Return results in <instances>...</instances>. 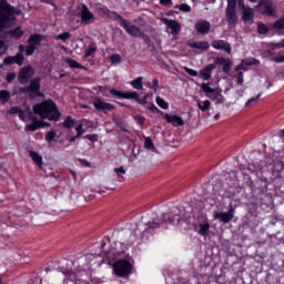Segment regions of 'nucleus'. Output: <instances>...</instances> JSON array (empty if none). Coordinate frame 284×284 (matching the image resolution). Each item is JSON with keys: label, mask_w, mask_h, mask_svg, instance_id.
Masks as SVG:
<instances>
[{"label": "nucleus", "mask_w": 284, "mask_h": 284, "mask_svg": "<svg viewBox=\"0 0 284 284\" xmlns=\"http://www.w3.org/2000/svg\"><path fill=\"white\" fill-rule=\"evenodd\" d=\"M14 14H21V10H16L8 3V0H0V32L10 28L17 21Z\"/></svg>", "instance_id": "2"}, {"label": "nucleus", "mask_w": 284, "mask_h": 284, "mask_svg": "<svg viewBox=\"0 0 284 284\" xmlns=\"http://www.w3.org/2000/svg\"><path fill=\"white\" fill-rule=\"evenodd\" d=\"M123 99H132L133 101H139V93L132 92H124Z\"/></svg>", "instance_id": "35"}, {"label": "nucleus", "mask_w": 284, "mask_h": 284, "mask_svg": "<svg viewBox=\"0 0 284 284\" xmlns=\"http://www.w3.org/2000/svg\"><path fill=\"white\" fill-rule=\"evenodd\" d=\"M28 119L32 121V123L26 126V132H37L39 128H43V121L38 120L32 111H28Z\"/></svg>", "instance_id": "12"}, {"label": "nucleus", "mask_w": 284, "mask_h": 284, "mask_svg": "<svg viewBox=\"0 0 284 284\" xmlns=\"http://www.w3.org/2000/svg\"><path fill=\"white\" fill-rule=\"evenodd\" d=\"M134 90H143V77H139L131 82Z\"/></svg>", "instance_id": "28"}, {"label": "nucleus", "mask_w": 284, "mask_h": 284, "mask_svg": "<svg viewBox=\"0 0 284 284\" xmlns=\"http://www.w3.org/2000/svg\"><path fill=\"white\" fill-rule=\"evenodd\" d=\"M227 58H216L215 59V67L216 65H224V63H226Z\"/></svg>", "instance_id": "54"}, {"label": "nucleus", "mask_w": 284, "mask_h": 284, "mask_svg": "<svg viewBox=\"0 0 284 284\" xmlns=\"http://www.w3.org/2000/svg\"><path fill=\"white\" fill-rule=\"evenodd\" d=\"M8 34L13 39H21V37H23V31L21 28H16L14 30L9 31Z\"/></svg>", "instance_id": "30"}, {"label": "nucleus", "mask_w": 284, "mask_h": 284, "mask_svg": "<svg viewBox=\"0 0 284 284\" xmlns=\"http://www.w3.org/2000/svg\"><path fill=\"white\" fill-rule=\"evenodd\" d=\"M115 174H125V169L123 166L114 169Z\"/></svg>", "instance_id": "63"}, {"label": "nucleus", "mask_w": 284, "mask_h": 284, "mask_svg": "<svg viewBox=\"0 0 284 284\" xmlns=\"http://www.w3.org/2000/svg\"><path fill=\"white\" fill-rule=\"evenodd\" d=\"M151 90H159V79H153Z\"/></svg>", "instance_id": "59"}, {"label": "nucleus", "mask_w": 284, "mask_h": 284, "mask_svg": "<svg viewBox=\"0 0 284 284\" xmlns=\"http://www.w3.org/2000/svg\"><path fill=\"white\" fill-rule=\"evenodd\" d=\"M163 223H173V225H179L181 223V215L175 214L172 215V213H164L162 214V222H152L149 223V227H152V230H156V227H161Z\"/></svg>", "instance_id": "8"}, {"label": "nucleus", "mask_w": 284, "mask_h": 284, "mask_svg": "<svg viewBox=\"0 0 284 284\" xmlns=\"http://www.w3.org/2000/svg\"><path fill=\"white\" fill-rule=\"evenodd\" d=\"M32 74H34L32 72V67H24L18 73V81L22 84H26L31 79Z\"/></svg>", "instance_id": "15"}, {"label": "nucleus", "mask_w": 284, "mask_h": 284, "mask_svg": "<svg viewBox=\"0 0 284 284\" xmlns=\"http://www.w3.org/2000/svg\"><path fill=\"white\" fill-rule=\"evenodd\" d=\"M144 148L145 150H151L152 152H154L155 148H154V142H152V138H145Z\"/></svg>", "instance_id": "33"}, {"label": "nucleus", "mask_w": 284, "mask_h": 284, "mask_svg": "<svg viewBox=\"0 0 284 284\" xmlns=\"http://www.w3.org/2000/svg\"><path fill=\"white\" fill-rule=\"evenodd\" d=\"M80 17L82 23H92V20L94 19V14L90 12V9H88V6L82 4L80 10Z\"/></svg>", "instance_id": "16"}, {"label": "nucleus", "mask_w": 284, "mask_h": 284, "mask_svg": "<svg viewBox=\"0 0 284 284\" xmlns=\"http://www.w3.org/2000/svg\"><path fill=\"white\" fill-rule=\"evenodd\" d=\"M213 219L220 221V223L227 224L232 219H234V207H230L229 212H214Z\"/></svg>", "instance_id": "10"}, {"label": "nucleus", "mask_w": 284, "mask_h": 284, "mask_svg": "<svg viewBox=\"0 0 284 284\" xmlns=\"http://www.w3.org/2000/svg\"><path fill=\"white\" fill-rule=\"evenodd\" d=\"M110 61L112 64L114 63H121V55L119 53H115L110 57Z\"/></svg>", "instance_id": "45"}, {"label": "nucleus", "mask_w": 284, "mask_h": 284, "mask_svg": "<svg viewBox=\"0 0 284 284\" xmlns=\"http://www.w3.org/2000/svg\"><path fill=\"white\" fill-rule=\"evenodd\" d=\"M212 70H216V64H207L204 69L200 71V77L204 81H210L212 79Z\"/></svg>", "instance_id": "20"}, {"label": "nucleus", "mask_w": 284, "mask_h": 284, "mask_svg": "<svg viewBox=\"0 0 284 284\" xmlns=\"http://www.w3.org/2000/svg\"><path fill=\"white\" fill-rule=\"evenodd\" d=\"M8 49L6 48V42L3 40H0V54H6Z\"/></svg>", "instance_id": "57"}, {"label": "nucleus", "mask_w": 284, "mask_h": 284, "mask_svg": "<svg viewBox=\"0 0 284 284\" xmlns=\"http://www.w3.org/2000/svg\"><path fill=\"white\" fill-rule=\"evenodd\" d=\"M75 132H77L75 139H81V136H83V134H85V129H83V124H79L75 128Z\"/></svg>", "instance_id": "39"}, {"label": "nucleus", "mask_w": 284, "mask_h": 284, "mask_svg": "<svg viewBox=\"0 0 284 284\" xmlns=\"http://www.w3.org/2000/svg\"><path fill=\"white\" fill-rule=\"evenodd\" d=\"M221 89H216L213 93L206 94L207 99H211L212 101H215V103H224L225 98L223 94H221Z\"/></svg>", "instance_id": "22"}, {"label": "nucleus", "mask_w": 284, "mask_h": 284, "mask_svg": "<svg viewBox=\"0 0 284 284\" xmlns=\"http://www.w3.org/2000/svg\"><path fill=\"white\" fill-rule=\"evenodd\" d=\"M13 79H17V74H14V73H9L8 75H7V81H8V83H12V80Z\"/></svg>", "instance_id": "61"}, {"label": "nucleus", "mask_w": 284, "mask_h": 284, "mask_svg": "<svg viewBox=\"0 0 284 284\" xmlns=\"http://www.w3.org/2000/svg\"><path fill=\"white\" fill-rule=\"evenodd\" d=\"M62 274H64V276L69 278V281H72V282L79 281V277H77V273L72 271L62 270Z\"/></svg>", "instance_id": "31"}, {"label": "nucleus", "mask_w": 284, "mask_h": 284, "mask_svg": "<svg viewBox=\"0 0 284 284\" xmlns=\"http://www.w3.org/2000/svg\"><path fill=\"white\" fill-rule=\"evenodd\" d=\"M67 64L69 65V68H72L75 70H85V67L81 65L79 62L72 59H68Z\"/></svg>", "instance_id": "29"}, {"label": "nucleus", "mask_w": 284, "mask_h": 284, "mask_svg": "<svg viewBox=\"0 0 284 284\" xmlns=\"http://www.w3.org/2000/svg\"><path fill=\"white\" fill-rule=\"evenodd\" d=\"M164 23L169 34H179V32H181V24L175 20L164 19Z\"/></svg>", "instance_id": "17"}, {"label": "nucleus", "mask_w": 284, "mask_h": 284, "mask_svg": "<svg viewBox=\"0 0 284 284\" xmlns=\"http://www.w3.org/2000/svg\"><path fill=\"white\" fill-rule=\"evenodd\" d=\"M161 6L170 7L172 6V0H160Z\"/></svg>", "instance_id": "64"}, {"label": "nucleus", "mask_w": 284, "mask_h": 284, "mask_svg": "<svg viewBox=\"0 0 284 284\" xmlns=\"http://www.w3.org/2000/svg\"><path fill=\"white\" fill-rule=\"evenodd\" d=\"M94 52H97V47H90L84 53L85 59H88L89 57H92Z\"/></svg>", "instance_id": "47"}, {"label": "nucleus", "mask_w": 284, "mask_h": 284, "mask_svg": "<svg viewBox=\"0 0 284 284\" xmlns=\"http://www.w3.org/2000/svg\"><path fill=\"white\" fill-rule=\"evenodd\" d=\"M43 42V36L39 33L31 34L28 43L29 45L26 47V57H32L34 52H37V49L41 47V43Z\"/></svg>", "instance_id": "5"}, {"label": "nucleus", "mask_w": 284, "mask_h": 284, "mask_svg": "<svg viewBox=\"0 0 284 284\" xmlns=\"http://www.w3.org/2000/svg\"><path fill=\"white\" fill-rule=\"evenodd\" d=\"M236 79H237V85H243V71H239L237 72V75H236Z\"/></svg>", "instance_id": "55"}, {"label": "nucleus", "mask_w": 284, "mask_h": 284, "mask_svg": "<svg viewBox=\"0 0 284 284\" xmlns=\"http://www.w3.org/2000/svg\"><path fill=\"white\" fill-rule=\"evenodd\" d=\"M257 12L266 17H274L276 14V7L272 0H261L257 4Z\"/></svg>", "instance_id": "7"}, {"label": "nucleus", "mask_w": 284, "mask_h": 284, "mask_svg": "<svg viewBox=\"0 0 284 284\" xmlns=\"http://www.w3.org/2000/svg\"><path fill=\"white\" fill-rule=\"evenodd\" d=\"M18 114H19V118L21 119V121H27V119H28V113H26V112H23V111H19L18 112Z\"/></svg>", "instance_id": "58"}, {"label": "nucleus", "mask_w": 284, "mask_h": 284, "mask_svg": "<svg viewBox=\"0 0 284 284\" xmlns=\"http://www.w3.org/2000/svg\"><path fill=\"white\" fill-rule=\"evenodd\" d=\"M4 65H12L17 63V65H23V53H18L14 57H7L3 60Z\"/></svg>", "instance_id": "19"}, {"label": "nucleus", "mask_w": 284, "mask_h": 284, "mask_svg": "<svg viewBox=\"0 0 284 284\" xmlns=\"http://www.w3.org/2000/svg\"><path fill=\"white\" fill-rule=\"evenodd\" d=\"M258 99H261V93L257 94L255 98H251V99L246 102L245 106H246V108H250L251 103H256V101H258Z\"/></svg>", "instance_id": "52"}, {"label": "nucleus", "mask_w": 284, "mask_h": 284, "mask_svg": "<svg viewBox=\"0 0 284 284\" xmlns=\"http://www.w3.org/2000/svg\"><path fill=\"white\" fill-rule=\"evenodd\" d=\"M33 114H37L40 119H49V121H59L61 118V113L52 100L34 104Z\"/></svg>", "instance_id": "1"}, {"label": "nucleus", "mask_w": 284, "mask_h": 284, "mask_svg": "<svg viewBox=\"0 0 284 284\" xmlns=\"http://www.w3.org/2000/svg\"><path fill=\"white\" fill-rule=\"evenodd\" d=\"M41 78H34L30 81L29 85L24 89H22V92H32V94H38V97H41Z\"/></svg>", "instance_id": "14"}, {"label": "nucleus", "mask_w": 284, "mask_h": 284, "mask_svg": "<svg viewBox=\"0 0 284 284\" xmlns=\"http://www.w3.org/2000/svg\"><path fill=\"white\" fill-rule=\"evenodd\" d=\"M113 272L116 276L123 277L128 276L132 272V264L128 260H120L114 263Z\"/></svg>", "instance_id": "6"}, {"label": "nucleus", "mask_w": 284, "mask_h": 284, "mask_svg": "<svg viewBox=\"0 0 284 284\" xmlns=\"http://www.w3.org/2000/svg\"><path fill=\"white\" fill-rule=\"evenodd\" d=\"M165 121H168V123H171L172 125L176 126V125H185V121H183V118L179 116V115H170V114H165L164 115Z\"/></svg>", "instance_id": "21"}, {"label": "nucleus", "mask_w": 284, "mask_h": 284, "mask_svg": "<svg viewBox=\"0 0 284 284\" xmlns=\"http://www.w3.org/2000/svg\"><path fill=\"white\" fill-rule=\"evenodd\" d=\"M211 45L214 50H221L226 54H232V44L225 40H213Z\"/></svg>", "instance_id": "13"}, {"label": "nucleus", "mask_w": 284, "mask_h": 284, "mask_svg": "<svg viewBox=\"0 0 284 284\" xmlns=\"http://www.w3.org/2000/svg\"><path fill=\"white\" fill-rule=\"evenodd\" d=\"M240 0H227L226 7V21L229 26H236L239 23V16L236 14V6H239Z\"/></svg>", "instance_id": "4"}, {"label": "nucleus", "mask_w": 284, "mask_h": 284, "mask_svg": "<svg viewBox=\"0 0 284 284\" xmlns=\"http://www.w3.org/2000/svg\"><path fill=\"white\" fill-rule=\"evenodd\" d=\"M148 110H150L151 112H153V114H161V110H159V108H156V105H154V103H149L146 105Z\"/></svg>", "instance_id": "43"}, {"label": "nucleus", "mask_w": 284, "mask_h": 284, "mask_svg": "<svg viewBox=\"0 0 284 284\" xmlns=\"http://www.w3.org/2000/svg\"><path fill=\"white\" fill-rule=\"evenodd\" d=\"M134 119L139 125H143V123H145V118L143 115H135Z\"/></svg>", "instance_id": "56"}, {"label": "nucleus", "mask_w": 284, "mask_h": 284, "mask_svg": "<svg viewBox=\"0 0 284 284\" xmlns=\"http://www.w3.org/2000/svg\"><path fill=\"white\" fill-rule=\"evenodd\" d=\"M210 28H212V24L207 20H202L195 23V30L200 34H207L210 32Z\"/></svg>", "instance_id": "18"}, {"label": "nucleus", "mask_w": 284, "mask_h": 284, "mask_svg": "<svg viewBox=\"0 0 284 284\" xmlns=\"http://www.w3.org/2000/svg\"><path fill=\"white\" fill-rule=\"evenodd\" d=\"M275 63H284V55H277L273 59Z\"/></svg>", "instance_id": "60"}, {"label": "nucleus", "mask_w": 284, "mask_h": 284, "mask_svg": "<svg viewBox=\"0 0 284 284\" xmlns=\"http://www.w3.org/2000/svg\"><path fill=\"white\" fill-rule=\"evenodd\" d=\"M155 101L159 108H162V110H168V108H170V104H168V102H165V100H163L161 97H156Z\"/></svg>", "instance_id": "34"}, {"label": "nucleus", "mask_w": 284, "mask_h": 284, "mask_svg": "<svg viewBox=\"0 0 284 284\" xmlns=\"http://www.w3.org/2000/svg\"><path fill=\"white\" fill-rule=\"evenodd\" d=\"M113 123H115V125L120 128L122 132H130V130H128V122H125L123 118L113 116Z\"/></svg>", "instance_id": "25"}, {"label": "nucleus", "mask_w": 284, "mask_h": 284, "mask_svg": "<svg viewBox=\"0 0 284 284\" xmlns=\"http://www.w3.org/2000/svg\"><path fill=\"white\" fill-rule=\"evenodd\" d=\"M185 72L190 74V77H199V71L194 69H190L187 67L184 68Z\"/></svg>", "instance_id": "50"}, {"label": "nucleus", "mask_w": 284, "mask_h": 284, "mask_svg": "<svg viewBox=\"0 0 284 284\" xmlns=\"http://www.w3.org/2000/svg\"><path fill=\"white\" fill-rule=\"evenodd\" d=\"M239 9L242 10V19L245 23H254V9L246 7L244 0H239Z\"/></svg>", "instance_id": "9"}, {"label": "nucleus", "mask_w": 284, "mask_h": 284, "mask_svg": "<svg viewBox=\"0 0 284 284\" xmlns=\"http://www.w3.org/2000/svg\"><path fill=\"white\" fill-rule=\"evenodd\" d=\"M191 48L194 50H210V42L207 41H197V42H192L189 44Z\"/></svg>", "instance_id": "24"}, {"label": "nucleus", "mask_w": 284, "mask_h": 284, "mask_svg": "<svg viewBox=\"0 0 284 284\" xmlns=\"http://www.w3.org/2000/svg\"><path fill=\"white\" fill-rule=\"evenodd\" d=\"M118 20L120 21L121 28H123L125 32L130 34V37H141L144 39V41H150V37L145 36V33H143L139 27L132 24V21L121 16H118Z\"/></svg>", "instance_id": "3"}, {"label": "nucleus", "mask_w": 284, "mask_h": 284, "mask_svg": "<svg viewBox=\"0 0 284 284\" xmlns=\"http://www.w3.org/2000/svg\"><path fill=\"white\" fill-rule=\"evenodd\" d=\"M236 72H239V70H247V65H245L243 62H241L236 68H235Z\"/></svg>", "instance_id": "62"}, {"label": "nucleus", "mask_w": 284, "mask_h": 284, "mask_svg": "<svg viewBox=\"0 0 284 284\" xmlns=\"http://www.w3.org/2000/svg\"><path fill=\"white\" fill-rule=\"evenodd\" d=\"M135 101L140 105H146L148 104V94H145L142 99H139V97H138V100H135Z\"/></svg>", "instance_id": "53"}, {"label": "nucleus", "mask_w": 284, "mask_h": 284, "mask_svg": "<svg viewBox=\"0 0 284 284\" xmlns=\"http://www.w3.org/2000/svg\"><path fill=\"white\" fill-rule=\"evenodd\" d=\"M242 62L246 65V68L250 65H258V60L254 58L242 60Z\"/></svg>", "instance_id": "41"}, {"label": "nucleus", "mask_w": 284, "mask_h": 284, "mask_svg": "<svg viewBox=\"0 0 284 284\" xmlns=\"http://www.w3.org/2000/svg\"><path fill=\"white\" fill-rule=\"evenodd\" d=\"M212 105V102H210V100H197V108L199 110H201V112H207V110H210Z\"/></svg>", "instance_id": "26"}, {"label": "nucleus", "mask_w": 284, "mask_h": 284, "mask_svg": "<svg viewBox=\"0 0 284 284\" xmlns=\"http://www.w3.org/2000/svg\"><path fill=\"white\" fill-rule=\"evenodd\" d=\"M32 161H34V163L41 168V165L43 164V158H41V155H39V153L34 152V151H30L29 152Z\"/></svg>", "instance_id": "27"}, {"label": "nucleus", "mask_w": 284, "mask_h": 284, "mask_svg": "<svg viewBox=\"0 0 284 284\" xmlns=\"http://www.w3.org/2000/svg\"><path fill=\"white\" fill-rule=\"evenodd\" d=\"M274 30H284V18L278 19L273 24Z\"/></svg>", "instance_id": "40"}, {"label": "nucleus", "mask_w": 284, "mask_h": 284, "mask_svg": "<svg viewBox=\"0 0 284 284\" xmlns=\"http://www.w3.org/2000/svg\"><path fill=\"white\" fill-rule=\"evenodd\" d=\"M223 65V68H222V70H223V72H230V70H232V62H231V60L230 59H226V62H224V64H222Z\"/></svg>", "instance_id": "44"}, {"label": "nucleus", "mask_w": 284, "mask_h": 284, "mask_svg": "<svg viewBox=\"0 0 284 284\" xmlns=\"http://www.w3.org/2000/svg\"><path fill=\"white\" fill-rule=\"evenodd\" d=\"M10 101V92L7 90L0 91V103H8Z\"/></svg>", "instance_id": "32"}, {"label": "nucleus", "mask_w": 284, "mask_h": 284, "mask_svg": "<svg viewBox=\"0 0 284 284\" xmlns=\"http://www.w3.org/2000/svg\"><path fill=\"white\" fill-rule=\"evenodd\" d=\"M63 126L68 128H74V120H72V116H68L67 120L63 122Z\"/></svg>", "instance_id": "42"}, {"label": "nucleus", "mask_w": 284, "mask_h": 284, "mask_svg": "<svg viewBox=\"0 0 284 284\" xmlns=\"http://www.w3.org/2000/svg\"><path fill=\"white\" fill-rule=\"evenodd\" d=\"M93 105L98 112H104V114H108V112H112V110H114L113 104L108 103L100 98H95L93 100Z\"/></svg>", "instance_id": "11"}, {"label": "nucleus", "mask_w": 284, "mask_h": 284, "mask_svg": "<svg viewBox=\"0 0 284 284\" xmlns=\"http://www.w3.org/2000/svg\"><path fill=\"white\" fill-rule=\"evenodd\" d=\"M195 232H197L200 236H207V232H210V222L200 223L195 226Z\"/></svg>", "instance_id": "23"}, {"label": "nucleus", "mask_w": 284, "mask_h": 284, "mask_svg": "<svg viewBox=\"0 0 284 284\" xmlns=\"http://www.w3.org/2000/svg\"><path fill=\"white\" fill-rule=\"evenodd\" d=\"M54 136H57V132L50 131L45 135V141H48V143H50V142L54 141Z\"/></svg>", "instance_id": "46"}, {"label": "nucleus", "mask_w": 284, "mask_h": 284, "mask_svg": "<svg viewBox=\"0 0 284 284\" xmlns=\"http://www.w3.org/2000/svg\"><path fill=\"white\" fill-rule=\"evenodd\" d=\"M257 32L258 34H267V32H270V28H267L266 24L264 23H257Z\"/></svg>", "instance_id": "36"}, {"label": "nucleus", "mask_w": 284, "mask_h": 284, "mask_svg": "<svg viewBox=\"0 0 284 284\" xmlns=\"http://www.w3.org/2000/svg\"><path fill=\"white\" fill-rule=\"evenodd\" d=\"M201 88H202V91L205 92L206 94H213V92L216 90L211 88L210 83H203Z\"/></svg>", "instance_id": "38"}, {"label": "nucleus", "mask_w": 284, "mask_h": 284, "mask_svg": "<svg viewBox=\"0 0 284 284\" xmlns=\"http://www.w3.org/2000/svg\"><path fill=\"white\" fill-rule=\"evenodd\" d=\"M72 37V34H70V32H63L60 33L55 37L57 40L59 41H63V43H65V41H68V39H70Z\"/></svg>", "instance_id": "37"}, {"label": "nucleus", "mask_w": 284, "mask_h": 284, "mask_svg": "<svg viewBox=\"0 0 284 284\" xmlns=\"http://www.w3.org/2000/svg\"><path fill=\"white\" fill-rule=\"evenodd\" d=\"M110 94H113V97H118L119 99H123V92L116 90V89H111Z\"/></svg>", "instance_id": "49"}, {"label": "nucleus", "mask_w": 284, "mask_h": 284, "mask_svg": "<svg viewBox=\"0 0 284 284\" xmlns=\"http://www.w3.org/2000/svg\"><path fill=\"white\" fill-rule=\"evenodd\" d=\"M179 10H181V12H192V7H190V4L183 3L179 7Z\"/></svg>", "instance_id": "48"}, {"label": "nucleus", "mask_w": 284, "mask_h": 284, "mask_svg": "<svg viewBox=\"0 0 284 284\" xmlns=\"http://www.w3.org/2000/svg\"><path fill=\"white\" fill-rule=\"evenodd\" d=\"M84 139H88V141H91L92 143H97V141H99V135L98 134L85 135Z\"/></svg>", "instance_id": "51"}]
</instances>
